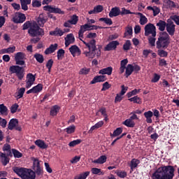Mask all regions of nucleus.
<instances>
[{
    "instance_id": "7ed1b4c3",
    "label": "nucleus",
    "mask_w": 179,
    "mask_h": 179,
    "mask_svg": "<svg viewBox=\"0 0 179 179\" xmlns=\"http://www.w3.org/2000/svg\"><path fill=\"white\" fill-rule=\"evenodd\" d=\"M31 37H43L45 34L44 29L38 27L36 21H27L22 25V30H27Z\"/></svg>"
},
{
    "instance_id": "f3484780",
    "label": "nucleus",
    "mask_w": 179,
    "mask_h": 179,
    "mask_svg": "<svg viewBox=\"0 0 179 179\" xmlns=\"http://www.w3.org/2000/svg\"><path fill=\"white\" fill-rule=\"evenodd\" d=\"M41 90H43V85L42 84H38L35 87L29 90L27 92V94H30L31 93H33L34 94H36L37 93H40V92H41Z\"/></svg>"
},
{
    "instance_id": "4468645a",
    "label": "nucleus",
    "mask_w": 179,
    "mask_h": 179,
    "mask_svg": "<svg viewBox=\"0 0 179 179\" xmlns=\"http://www.w3.org/2000/svg\"><path fill=\"white\" fill-rule=\"evenodd\" d=\"M69 51L73 57H79L82 54V51L76 45H73L69 48Z\"/></svg>"
},
{
    "instance_id": "72a5a7b5",
    "label": "nucleus",
    "mask_w": 179,
    "mask_h": 179,
    "mask_svg": "<svg viewBox=\"0 0 179 179\" xmlns=\"http://www.w3.org/2000/svg\"><path fill=\"white\" fill-rule=\"evenodd\" d=\"M0 160L4 166H6L9 163V158H8L6 154H3L1 152H0Z\"/></svg>"
},
{
    "instance_id": "37998d69",
    "label": "nucleus",
    "mask_w": 179,
    "mask_h": 179,
    "mask_svg": "<svg viewBox=\"0 0 179 179\" xmlns=\"http://www.w3.org/2000/svg\"><path fill=\"white\" fill-rule=\"evenodd\" d=\"M0 114L1 115H8V108L3 103L0 104Z\"/></svg>"
},
{
    "instance_id": "ddd939ff",
    "label": "nucleus",
    "mask_w": 179,
    "mask_h": 179,
    "mask_svg": "<svg viewBox=\"0 0 179 179\" xmlns=\"http://www.w3.org/2000/svg\"><path fill=\"white\" fill-rule=\"evenodd\" d=\"M120 45V42L118 41H112L104 48L105 51H113L117 49V47Z\"/></svg>"
},
{
    "instance_id": "49530a36",
    "label": "nucleus",
    "mask_w": 179,
    "mask_h": 179,
    "mask_svg": "<svg viewBox=\"0 0 179 179\" xmlns=\"http://www.w3.org/2000/svg\"><path fill=\"white\" fill-rule=\"evenodd\" d=\"M76 129V127L73 124L66 128L64 129V131L66 132V134H73Z\"/></svg>"
},
{
    "instance_id": "864d4df0",
    "label": "nucleus",
    "mask_w": 179,
    "mask_h": 179,
    "mask_svg": "<svg viewBox=\"0 0 179 179\" xmlns=\"http://www.w3.org/2000/svg\"><path fill=\"white\" fill-rule=\"evenodd\" d=\"M12 152L14 157L17 159H20V157L23 156V155L20 152L17 151V150L13 149Z\"/></svg>"
},
{
    "instance_id": "6e6552de",
    "label": "nucleus",
    "mask_w": 179,
    "mask_h": 179,
    "mask_svg": "<svg viewBox=\"0 0 179 179\" xmlns=\"http://www.w3.org/2000/svg\"><path fill=\"white\" fill-rule=\"evenodd\" d=\"M14 23H23L26 22V15L20 12L15 13L13 17Z\"/></svg>"
},
{
    "instance_id": "c756f323",
    "label": "nucleus",
    "mask_w": 179,
    "mask_h": 179,
    "mask_svg": "<svg viewBox=\"0 0 179 179\" xmlns=\"http://www.w3.org/2000/svg\"><path fill=\"white\" fill-rule=\"evenodd\" d=\"M139 164H141V161L139 159L135 158L132 159L130 162L131 170L134 171Z\"/></svg>"
},
{
    "instance_id": "e2e57ef3",
    "label": "nucleus",
    "mask_w": 179,
    "mask_h": 179,
    "mask_svg": "<svg viewBox=\"0 0 179 179\" xmlns=\"http://www.w3.org/2000/svg\"><path fill=\"white\" fill-rule=\"evenodd\" d=\"M32 6L33 8H40V6H41V1L38 0H33Z\"/></svg>"
},
{
    "instance_id": "603ef678",
    "label": "nucleus",
    "mask_w": 179,
    "mask_h": 179,
    "mask_svg": "<svg viewBox=\"0 0 179 179\" xmlns=\"http://www.w3.org/2000/svg\"><path fill=\"white\" fill-rule=\"evenodd\" d=\"M166 3L169 5V8H179V6L178 3H174V1L171 0H166Z\"/></svg>"
},
{
    "instance_id": "b1692460",
    "label": "nucleus",
    "mask_w": 179,
    "mask_h": 179,
    "mask_svg": "<svg viewBox=\"0 0 179 179\" xmlns=\"http://www.w3.org/2000/svg\"><path fill=\"white\" fill-rule=\"evenodd\" d=\"M18 124H19V121L17 120V119L13 118L8 122V129L12 131V129L17 127Z\"/></svg>"
},
{
    "instance_id": "1a4fd4ad",
    "label": "nucleus",
    "mask_w": 179,
    "mask_h": 179,
    "mask_svg": "<svg viewBox=\"0 0 179 179\" xmlns=\"http://www.w3.org/2000/svg\"><path fill=\"white\" fill-rule=\"evenodd\" d=\"M43 10L50 13H59V15H65V11L61 10L59 8L52 7V6H43Z\"/></svg>"
},
{
    "instance_id": "4d7b16f0",
    "label": "nucleus",
    "mask_w": 179,
    "mask_h": 179,
    "mask_svg": "<svg viewBox=\"0 0 179 179\" xmlns=\"http://www.w3.org/2000/svg\"><path fill=\"white\" fill-rule=\"evenodd\" d=\"M65 55V50L64 49H59L57 51V59H62V57Z\"/></svg>"
},
{
    "instance_id": "ea45409f",
    "label": "nucleus",
    "mask_w": 179,
    "mask_h": 179,
    "mask_svg": "<svg viewBox=\"0 0 179 179\" xmlns=\"http://www.w3.org/2000/svg\"><path fill=\"white\" fill-rule=\"evenodd\" d=\"M123 124L129 128H134L135 127V122L131 120L130 118L127 119L124 122Z\"/></svg>"
},
{
    "instance_id": "f8f14e48",
    "label": "nucleus",
    "mask_w": 179,
    "mask_h": 179,
    "mask_svg": "<svg viewBox=\"0 0 179 179\" xmlns=\"http://www.w3.org/2000/svg\"><path fill=\"white\" fill-rule=\"evenodd\" d=\"M33 170L37 176H41V174H43V169H41V166H40V161H38V159L34 160Z\"/></svg>"
},
{
    "instance_id": "aec40b11",
    "label": "nucleus",
    "mask_w": 179,
    "mask_h": 179,
    "mask_svg": "<svg viewBox=\"0 0 179 179\" xmlns=\"http://www.w3.org/2000/svg\"><path fill=\"white\" fill-rule=\"evenodd\" d=\"M106 80H107V78H106L105 76H96L90 82V84L94 85L95 83H99L101 82H106Z\"/></svg>"
},
{
    "instance_id": "5701e85b",
    "label": "nucleus",
    "mask_w": 179,
    "mask_h": 179,
    "mask_svg": "<svg viewBox=\"0 0 179 179\" xmlns=\"http://www.w3.org/2000/svg\"><path fill=\"white\" fill-rule=\"evenodd\" d=\"M132 34H133L132 27H131V26H127V27L125 28V31H124V38H131V37H132Z\"/></svg>"
},
{
    "instance_id": "5fc2aeb1",
    "label": "nucleus",
    "mask_w": 179,
    "mask_h": 179,
    "mask_svg": "<svg viewBox=\"0 0 179 179\" xmlns=\"http://www.w3.org/2000/svg\"><path fill=\"white\" fill-rule=\"evenodd\" d=\"M78 20H79L78 17L76 15H73L71 17V20H69V22H71V24H76Z\"/></svg>"
},
{
    "instance_id": "423d86ee",
    "label": "nucleus",
    "mask_w": 179,
    "mask_h": 179,
    "mask_svg": "<svg viewBox=\"0 0 179 179\" xmlns=\"http://www.w3.org/2000/svg\"><path fill=\"white\" fill-rule=\"evenodd\" d=\"M9 71L11 73H15L19 80H22L24 78V69L23 67L19 66H10Z\"/></svg>"
},
{
    "instance_id": "39448f33",
    "label": "nucleus",
    "mask_w": 179,
    "mask_h": 179,
    "mask_svg": "<svg viewBox=\"0 0 179 179\" xmlns=\"http://www.w3.org/2000/svg\"><path fill=\"white\" fill-rule=\"evenodd\" d=\"M169 44H170L169 34L166 31L161 32L157 41V48H166Z\"/></svg>"
},
{
    "instance_id": "a878e982",
    "label": "nucleus",
    "mask_w": 179,
    "mask_h": 179,
    "mask_svg": "<svg viewBox=\"0 0 179 179\" xmlns=\"http://www.w3.org/2000/svg\"><path fill=\"white\" fill-rule=\"evenodd\" d=\"M107 162V157L106 155L100 156L98 159L92 161L95 164H104Z\"/></svg>"
},
{
    "instance_id": "774afa93",
    "label": "nucleus",
    "mask_w": 179,
    "mask_h": 179,
    "mask_svg": "<svg viewBox=\"0 0 179 179\" xmlns=\"http://www.w3.org/2000/svg\"><path fill=\"white\" fill-rule=\"evenodd\" d=\"M80 160V156H76L72 158V159L70 161V162L72 164H76V163H78V162H79Z\"/></svg>"
},
{
    "instance_id": "de8ad7c7",
    "label": "nucleus",
    "mask_w": 179,
    "mask_h": 179,
    "mask_svg": "<svg viewBox=\"0 0 179 179\" xmlns=\"http://www.w3.org/2000/svg\"><path fill=\"white\" fill-rule=\"evenodd\" d=\"M89 174H90V172L87 171L78 176H75L74 179H86L87 178Z\"/></svg>"
},
{
    "instance_id": "6e6d98bb",
    "label": "nucleus",
    "mask_w": 179,
    "mask_h": 179,
    "mask_svg": "<svg viewBox=\"0 0 179 179\" xmlns=\"http://www.w3.org/2000/svg\"><path fill=\"white\" fill-rule=\"evenodd\" d=\"M141 92V89H135L134 90H132L131 92H129L127 94V96L128 97H132V96H135L136 94H138V93H140Z\"/></svg>"
},
{
    "instance_id": "c9c22d12",
    "label": "nucleus",
    "mask_w": 179,
    "mask_h": 179,
    "mask_svg": "<svg viewBox=\"0 0 179 179\" xmlns=\"http://www.w3.org/2000/svg\"><path fill=\"white\" fill-rule=\"evenodd\" d=\"M134 72V66L132 64H128L126 67V78H128V76H131L132 75V73Z\"/></svg>"
},
{
    "instance_id": "dca6fc26",
    "label": "nucleus",
    "mask_w": 179,
    "mask_h": 179,
    "mask_svg": "<svg viewBox=\"0 0 179 179\" xmlns=\"http://www.w3.org/2000/svg\"><path fill=\"white\" fill-rule=\"evenodd\" d=\"M166 31L170 36H174V33H176V24H174V22H170L166 24Z\"/></svg>"
},
{
    "instance_id": "473e14b6",
    "label": "nucleus",
    "mask_w": 179,
    "mask_h": 179,
    "mask_svg": "<svg viewBox=\"0 0 179 179\" xmlns=\"http://www.w3.org/2000/svg\"><path fill=\"white\" fill-rule=\"evenodd\" d=\"M21 8L23 10H27L29 7L27 5H30L31 3V0H20Z\"/></svg>"
},
{
    "instance_id": "f257e3e1",
    "label": "nucleus",
    "mask_w": 179,
    "mask_h": 179,
    "mask_svg": "<svg viewBox=\"0 0 179 179\" xmlns=\"http://www.w3.org/2000/svg\"><path fill=\"white\" fill-rule=\"evenodd\" d=\"M97 29H101V27L96 25H89V24H85L84 25H81L80 30L78 31V37L81 41H83V44L87 47L89 50H85L83 52V55H85L86 58L90 61H92L94 57L96 58H100L101 56V47L99 45L96 46V40L92 39L90 42H86L82 38H83V34L85 31H89V30H97Z\"/></svg>"
},
{
    "instance_id": "412c9836",
    "label": "nucleus",
    "mask_w": 179,
    "mask_h": 179,
    "mask_svg": "<svg viewBox=\"0 0 179 179\" xmlns=\"http://www.w3.org/2000/svg\"><path fill=\"white\" fill-rule=\"evenodd\" d=\"M135 15H137L139 16V23L141 26H145L148 22V17L145 16V15H143L142 13H136Z\"/></svg>"
},
{
    "instance_id": "bf43d9fd",
    "label": "nucleus",
    "mask_w": 179,
    "mask_h": 179,
    "mask_svg": "<svg viewBox=\"0 0 179 179\" xmlns=\"http://www.w3.org/2000/svg\"><path fill=\"white\" fill-rule=\"evenodd\" d=\"M119 35L118 34H113L108 36V41H114V40H117L118 38Z\"/></svg>"
},
{
    "instance_id": "052dcab7",
    "label": "nucleus",
    "mask_w": 179,
    "mask_h": 179,
    "mask_svg": "<svg viewBox=\"0 0 179 179\" xmlns=\"http://www.w3.org/2000/svg\"><path fill=\"white\" fill-rule=\"evenodd\" d=\"M19 108V105L17 103H14L11 107H10V112L12 114H15L17 111V109Z\"/></svg>"
},
{
    "instance_id": "f03ea898",
    "label": "nucleus",
    "mask_w": 179,
    "mask_h": 179,
    "mask_svg": "<svg viewBox=\"0 0 179 179\" xmlns=\"http://www.w3.org/2000/svg\"><path fill=\"white\" fill-rule=\"evenodd\" d=\"M174 167L173 166H162L155 169L151 176L152 179H173L174 178Z\"/></svg>"
},
{
    "instance_id": "8fccbe9b",
    "label": "nucleus",
    "mask_w": 179,
    "mask_h": 179,
    "mask_svg": "<svg viewBox=\"0 0 179 179\" xmlns=\"http://www.w3.org/2000/svg\"><path fill=\"white\" fill-rule=\"evenodd\" d=\"M80 143H82V140L81 139H77V140H74V141L70 142L69 143V146L70 148H74V146H76L77 145H79Z\"/></svg>"
},
{
    "instance_id": "2eb2a0df",
    "label": "nucleus",
    "mask_w": 179,
    "mask_h": 179,
    "mask_svg": "<svg viewBox=\"0 0 179 179\" xmlns=\"http://www.w3.org/2000/svg\"><path fill=\"white\" fill-rule=\"evenodd\" d=\"M48 18L46 16H44L43 14H40L36 20L37 25L39 27H44V24L47 23Z\"/></svg>"
},
{
    "instance_id": "393cba45",
    "label": "nucleus",
    "mask_w": 179,
    "mask_h": 179,
    "mask_svg": "<svg viewBox=\"0 0 179 179\" xmlns=\"http://www.w3.org/2000/svg\"><path fill=\"white\" fill-rule=\"evenodd\" d=\"M144 117L146 118V122L148 124H152V122H153V120H152V117H153V112H152V110L145 112Z\"/></svg>"
},
{
    "instance_id": "6ab92c4d",
    "label": "nucleus",
    "mask_w": 179,
    "mask_h": 179,
    "mask_svg": "<svg viewBox=\"0 0 179 179\" xmlns=\"http://www.w3.org/2000/svg\"><path fill=\"white\" fill-rule=\"evenodd\" d=\"M121 13V10L119 7L112 8L109 13V17H115L117 16H120Z\"/></svg>"
},
{
    "instance_id": "e433bc0d",
    "label": "nucleus",
    "mask_w": 179,
    "mask_h": 179,
    "mask_svg": "<svg viewBox=\"0 0 179 179\" xmlns=\"http://www.w3.org/2000/svg\"><path fill=\"white\" fill-rule=\"evenodd\" d=\"M26 92V88L22 87L17 90V92L15 94V97L17 99H22L23 97V94H24V92Z\"/></svg>"
},
{
    "instance_id": "bb28decb",
    "label": "nucleus",
    "mask_w": 179,
    "mask_h": 179,
    "mask_svg": "<svg viewBox=\"0 0 179 179\" xmlns=\"http://www.w3.org/2000/svg\"><path fill=\"white\" fill-rule=\"evenodd\" d=\"M100 75H111L113 73V67L109 66L105 69H102L99 71Z\"/></svg>"
},
{
    "instance_id": "4be33fe9",
    "label": "nucleus",
    "mask_w": 179,
    "mask_h": 179,
    "mask_svg": "<svg viewBox=\"0 0 179 179\" xmlns=\"http://www.w3.org/2000/svg\"><path fill=\"white\" fill-rule=\"evenodd\" d=\"M103 6L101 5H98L95 7H94L93 10H91L88 12L89 15H96V13H100L103 12Z\"/></svg>"
},
{
    "instance_id": "13d9d810",
    "label": "nucleus",
    "mask_w": 179,
    "mask_h": 179,
    "mask_svg": "<svg viewBox=\"0 0 179 179\" xmlns=\"http://www.w3.org/2000/svg\"><path fill=\"white\" fill-rule=\"evenodd\" d=\"M129 48H131V41L127 40L123 45V49L124 50V51H128Z\"/></svg>"
},
{
    "instance_id": "09e8293b",
    "label": "nucleus",
    "mask_w": 179,
    "mask_h": 179,
    "mask_svg": "<svg viewBox=\"0 0 179 179\" xmlns=\"http://www.w3.org/2000/svg\"><path fill=\"white\" fill-rule=\"evenodd\" d=\"M92 174H98V176H104V173L101 171V169L99 168H92L91 169Z\"/></svg>"
},
{
    "instance_id": "20e7f679",
    "label": "nucleus",
    "mask_w": 179,
    "mask_h": 179,
    "mask_svg": "<svg viewBox=\"0 0 179 179\" xmlns=\"http://www.w3.org/2000/svg\"><path fill=\"white\" fill-rule=\"evenodd\" d=\"M13 171L22 179H36V172L30 169L14 167Z\"/></svg>"
},
{
    "instance_id": "0eeeda50",
    "label": "nucleus",
    "mask_w": 179,
    "mask_h": 179,
    "mask_svg": "<svg viewBox=\"0 0 179 179\" xmlns=\"http://www.w3.org/2000/svg\"><path fill=\"white\" fill-rule=\"evenodd\" d=\"M145 36H148L152 34V37H156V27L152 23H148L145 25Z\"/></svg>"
},
{
    "instance_id": "c85d7f7f",
    "label": "nucleus",
    "mask_w": 179,
    "mask_h": 179,
    "mask_svg": "<svg viewBox=\"0 0 179 179\" xmlns=\"http://www.w3.org/2000/svg\"><path fill=\"white\" fill-rule=\"evenodd\" d=\"M35 145L38 146V148H40L41 149H47L48 148V145H47L44 141H42L41 139L36 140L35 141Z\"/></svg>"
},
{
    "instance_id": "f704fd0d",
    "label": "nucleus",
    "mask_w": 179,
    "mask_h": 179,
    "mask_svg": "<svg viewBox=\"0 0 179 179\" xmlns=\"http://www.w3.org/2000/svg\"><path fill=\"white\" fill-rule=\"evenodd\" d=\"M58 48V45L57 43L54 45H51L48 48H47L45 50V54L47 55L48 54H52V52H54Z\"/></svg>"
},
{
    "instance_id": "9b49d317",
    "label": "nucleus",
    "mask_w": 179,
    "mask_h": 179,
    "mask_svg": "<svg viewBox=\"0 0 179 179\" xmlns=\"http://www.w3.org/2000/svg\"><path fill=\"white\" fill-rule=\"evenodd\" d=\"M26 85L25 87L27 89H30L31 86H33L34 85V82H36V76L31 73H29L27 76V80H26Z\"/></svg>"
},
{
    "instance_id": "338daca9",
    "label": "nucleus",
    "mask_w": 179,
    "mask_h": 179,
    "mask_svg": "<svg viewBox=\"0 0 179 179\" xmlns=\"http://www.w3.org/2000/svg\"><path fill=\"white\" fill-rule=\"evenodd\" d=\"M117 176L120 178H125L127 177V172L125 171H117L116 172Z\"/></svg>"
},
{
    "instance_id": "7c9ffc66",
    "label": "nucleus",
    "mask_w": 179,
    "mask_h": 179,
    "mask_svg": "<svg viewBox=\"0 0 179 179\" xmlns=\"http://www.w3.org/2000/svg\"><path fill=\"white\" fill-rule=\"evenodd\" d=\"M157 26L160 31H164V30H166V27H167V23H166V21L159 20L157 23Z\"/></svg>"
},
{
    "instance_id": "a18cd8bd",
    "label": "nucleus",
    "mask_w": 179,
    "mask_h": 179,
    "mask_svg": "<svg viewBox=\"0 0 179 179\" xmlns=\"http://www.w3.org/2000/svg\"><path fill=\"white\" fill-rule=\"evenodd\" d=\"M129 101L136 103V104H142V99L138 96L129 99Z\"/></svg>"
},
{
    "instance_id": "3c124183",
    "label": "nucleus",
    "mask_w": 179,
    "mask_h": 179,
    "mask_svg": "<svg viewBox=\"0 0 179 179\" xmlns=\"http://www.w3.org/2000/svg\"><path fill=\"white\" fill-rule=\"evenodd\" d=\"M100 22H104L106 24H108V26H111L113 24V20H111L110 18H107V17H101L99 18Z\"/></svg>"
},
{
    "instance_id": "c03bdc74",
    "label": "nucleus",
    "mask_w": 179,
    "mask_h": 179,
    "mask_svg": "<svg viewBox=\"0 0 179 179\" xmlns=\"http://www.w3.org/2000/svg\"><path fill=\"white\" fill-rule=\"evenodd\" d=\"M136 13L131 12V10L125 8H122L120 10V15L122 16H124L125 15H135Z\"/></svg>"
},
{
    "instance_id": "2f4dec72",
    "label": "nucleus",
    "mask_w": 179,
    "mask_h": 179,
    "mask_svg": "<svg viewBox=\"0 0 179 179\" xmlns=\"http://www.w3.org/2000/svg\"><path fill=\"white\" fill-rule=\"evenodd\" d=\"M103 125H104V122H103L102 120L98 122L96 124H95L90 128L89 131L90 134H92L93 131H94V129H99V128H101Z\"/></svg>"
},
{
    "instance_id": "a19ab883",
    "label": "nucleus",
    "mask_w": 179,
    "mask_h": 179,
    "mask_svg": "<svg viewBox=\"0 0 179 179\" xmlns=\"http://www.w3.org/2000/svg\"><path fill=\"white\" fill-rule=\"evenodd\" d=\"M122 134V128L118 127L117 128L113 133H110V138H115L116 136H119V135H121Z\"/></svg>"
},
{
    "instance_id": "0e129e2a",
    "label": "nucleus",
    "mask_w": 179,
    "mask_h": 179,
    "mask_svg": "<svg viewBox=\"0 0 179 179\" xmlns=\"http://www.w3.org/2000/svg\"><path fill=\"white\" fill-rule=\"evenodd\" d=\"M158 80H160V75L155 73L153 78L151 80V82L152 83H157Z\"/></svg>"
},
{
    "instance_id": "79ce46f5",
    "label": "nucleus",
    "mask_w": 179,
    "mask_h": 179,
    "mask_svg": "<svg viewBox=\"0 0 179 179\" xmlns=\"http://www.w3.org/2000/svg\"><path fill=\"white\" fill-rule=\"evenodd\" d=\"M34 57L37 61V62H39V64H43L44 62V57L41 54L36 53L34 55Z\"/></svg>"
},
{
    "instance_id": "cd10ccee",
    "label": "nucleus",
    "mask_w": 179,
    "mask_h": 179,
    "mask_svg": "<svg viewBox=\"0 0 179 179\" xmlns=\"http://www.w3.org/2000/svg\"><path fill=\"white\" fill-rule=\"evenodd\" d=\"M65 34L64 31H63L62 29L57 27L54 31H50V36H59L61 37L62 36H64Z\"/></svg>"
},
{
    "instance_id": "a211bd4d",
    "label": "nucleus",
    "mask_w": 179,
    "mask_h": 179,
    "mask_svg": "<svg viewBox=\"0 0 179 179\" xmlns=\"http://www.w3.org/2000/svg\"><path fill=\"white\" fill-rule=\"evenodd\" d=\"M64 40H65V46L69 47L71 44H73V43H75V36H73V34H67Z\"/></svg>"
},
{
    "instance_id": "69168bd1",
    "label": "nucleus",
    "mask_w": 179,
    "mask_h": 179,
    "mask_svg": "<svg viewBox=\"0 0 179 179\" xmlns=\"http://www.w3.org/2000/svg\"><path fill=\"white\" fill-rule=\"evenodd\" d=\"M7 124L8 122L6 121V120L0 117V127H2L3 128H6Z\"/></svg>"
},
{
    "instance_id": "680f3d73",
    "label": "nucleus",
    "mask_w": 179,
    "mask_h": 179,
    "mask_svg": "<svg viewBox=\"0 0 179 179\" xmlns=\"http://www.w3.org/2000/svg\"><path fill=\"white\" fill-rule=\"evenodd\" d=\"M54 64V61L52 59H49L46 64V67L48 69V72H51V68H52V65Z\"/></svg>"
},
{
    "instance_id": "58836bf2",
    "label": "nucleus",
    "mask_w": 179,
    "mask_h": 179,
    "mask_svg": "<svg viewBox=\"0 0 179 179\" xmlns=\"http://www.w3.org/2000/svg\"><path fill=\"white\" fill-rule=\"evenodd\" d=\"M147 9L148 10H152L154 16H157V15L160 13V8H159L157 6H148Z\"/></svg>"
},
{
    "instance_id": "9d476101",
    "label": "nucleus",
    "mask_w": 179,
    "mask_h": 179,
    "mask_svg": "<svg viewBox=\"0 0 179 179\" xmlns=\"http://www.w3.org/2000/svg\"><path fill=\"white\" fill-rule=\"evenodd\" d=\"M26 55L24 52H17L15 56V61L16 62V65H24L25 62L23 60L24 58H25Z\"/></svg>"
},
{
    "instance_id": "4c0bfd02",
    "label": "nucleus",
    "mask_w": 179,
    "mask_h": 179,
    "mask_svg": "<svg viewBox=\"0 0 179 179\" xmlns=\"http://www.w3.org/2000/svg\"><path fill=\"white\" fill-rule=\"evenodd\" d=\"M59 111V106H58L57 105H55L50 108V115H52V117H55V115L58 114Z\"/></svg>"
}]
</instances>
